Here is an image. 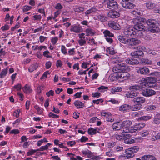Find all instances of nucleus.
Segmentation results:
<instances>
[{
	"label": "nucleus",
	"mask_w": 160,
	"mask_h": 160,
	"mask_svg": "<svg viewBox=\"0 0 160 160\" xmlns=\"http://www.w3.org/2000/svg\"><path fill=\"white\" fill-rule=\"evenodd\" d=\"M146 21V19L145 18L140 17H137V18L133 19L132 22L134 24L133 28L135 31H136L137 33L138 32L145 30V27L143 25V23Z\"/></svg>",
	"instance_id": "nucleus-1"
},
{
	"label": "nucleus",
	"mask_w": 160,
	"mask_h": 160,
	"mask_svg": "<svg viewBox=\"0 0 160 160\" xmlns=\"http://www.w3.org/2000/svg\"><path fill=\"white\" fill-rule=\"evenodd\" d=\"M119 64H118V67H114L112 68V71L114 72L118 73L121 72L122 71H130V68L124 63L122 62V61H118Z\"/></svg>",
	"instance_id": "nucleus-2"
},
{
	"label": "nucleus",
	"mask_w": 160,
	"mask_h": 160,
	"mask_svg": "<svg viewBox=\"0 0 160 160\" xmlns=\"http://www.w3.org/2000/svg\"><path fill=\"white\" fill-rule=\"evenodd\" d=\"M146 23L149 26V30L152 32L159 31V29L157 25L156 21L153 19H149L146 21Z\"/></svg>",
	"instance_id": "nucleus-3"
},
{
	"label": "nucleus",
	"mask_w": 160,
	"mask_h": 160,
	"mask_svg": "<svg viewBox=\"0 0 160 160\" xmlns=\"http://www.w3.org/2000/svg\"><path fill=\"white\" fill-rule=\"evenodd\" d=\"M123 128H122V132L128 133L131 132V130L130 128V126L132 124L131 121L129 120H126L122 122Z\"/></svg>",
	"instance_id": "nucleus-4"
},
{
	"label": "nucleus",
	"mask_w": 160,
	"mask_h": 160,
	"mask_svg": "<svg viewBox=\"0 0 160 160\" xmlns=\"http://www.w3.org/2000/svg\"><path fill=\"white\" fill-rule=\"evenodd\" d=\"M123 32L124 35L127 37H132L137 33L132 27L128 26H126Z\"/></svg>",
	"instance_id": "nucleus-5"
},
{
	"label": "nucleus",
	"mask_w": 160,
	"mask_h": 160,
	"mask_svg": "<svg viewBox=\"0 0 160 160\" xmlns=\"http://www.w3.org/2000/svg\"><path fill=\"white\" fill-rule=\"evenodd\" d=\"M122 5L126 9H132L135 5L133 3L134 0H122Z\"/></svg>",
	"instance_id": "nucleus-6"
},
{
	"label": "nucleus",
	"mask_w": 160,
	"mask_h": 160,
	"mask_svg": "<svg viewBox=\"0 0 160 160\" xmlns=\"http://www.w3.org/2000/svg\"><path fill=\"white\" fill-rule=\"evenodd\" d=\"M145 49L146 48L144 47H142L141 48L140 47H137L136 50L133 52H132L131 53V55L135 58L140 57L143 54L142 50Z\"/></svg>",
	"instance_id": "nucleus-7"
},
{
	"label": "nucleus",
	"mask_w": 160,
	"mask_h": 160,
	"mask_svg": "<svg viewBox=\"0 0 160 160\" xmlns=\"http://www.w3.org/2000/svg\"><path fill=\"white\" fill-rule=\"evenodd\" d=\"M126 71H122L121 72L118 73L117 75V78L121 81L128 79L130 77L129 73Z\"/></svg>",
	"instance_id": "nucleus-8"
},
{
	"label": "nucleus",
	"mask_w": 160,
	"mask_h": 160,
	"mask_svg": "<svg viewBox=\"0 0 160 160\" xmlns=\"http://www.w3.org/2000/svg\"><path fill=\"white\" fill-rule=\"evenodd\" d=\"M104 2L110 9H116L118 8L117 2L114 0H104Z\"/></svg>",
	"instance_id": "nucleus-9"
},
{
	"label": "nucleus",
	"mask_w": 160,
	"mask_h": 160,
	"mask_svg": "<svg viewBox=\"0 0 160 160\" xmlns=\"http://www.w3.org/2000/svg\"><path fill=\"white\" fill-rule=\"evenodd\" d=\"M140 43L141 41L137 38H131L128 39L127 44L128 47L131 48L132 46L137 45Z\"/></svg>",
	"instance_id": "nucleus-10"
},
{
	"label": "nucleus",
	"mask_w": 160,
	"mask_h": 160,
	"mask_svg": "<svg viewBox=\"0 0 160 160\" xmlns=\"http://www.w3.org/2000/svg\"><path fill=\"white\" fill-rule=\"evenodd\" d=\"M156 92L154 90L148 88L142 90L141 94L144 96L149 97L154 95L156 94Z\"/></svg>",
	"instance_id": "nucleus-11"
},
{
	"label": "nucleus",
	"mask_w": 160,
	"mask_h": 160,
	"mask_svg": "<svg viewBox=\"0 0 160 160\" xmlns=\"http://www.w3.org/2000/svg\"><path fill=\"white\" fill-rule=\"evenodd\" d=\"M145 124L143 122L136 124L134 126L133 129L131 130V133L136 132L143 128L145 126Z\"/></svg>",
	"instance_id": "nucleus-12"
},
{
	"label": "nucleus",
	"mask_w": 160,
	"mask_h": 160,
	"mask_svg": "<svg viewBox=\"0 0 160 160\" xmlns=\"http://www.w3.org/2000/svg\"><path fill=\"white\" fill-rule=\"evenodd\" d=\"M108 24L109 26L113 29L119 30L121 29L120 25L114 21H110L108 22Z\"/></svg>",
	"instance_id": "nucleus-13"
},
{
	"label": "nucleus",
	"mask_w": 160,
	"mask_h": 160,
	"mask_svg": "<svg viewBox=\"0 0 160 160\" xmlns=\"http://www.w3.org/2000/svg\"><path fill=\"white\" fill-rule=\"evenodd\" d=\"M101 114L102 116H103L106 118L107 121L111 122H113L114 120L112 118L111 114L110 112H101Z\"/></svg>",
	"instance_id": "nucleus-14"
},
{
	"label": "nucleus",
	"mask_w": 160,
	"mask_h": 160,
	"mask_svg": "<svg viewBox=\"0 0 160 160\" xmlns=\"http://www.w3.org/2000/svg\"><path fill=\"white\" fill-rule=\"evenodd\" d=\"M132 101L136 104L141 105L145 102V99L143 97H138L133 98Z\"/></svg>",
	"instance_id": "nucleus-15"
},
{
	"label": "nucleus",
	"mask_w": 160,
	"mask_h": 160,
	"mask_svg": "<svg viewBox=\"0 0 160 160\" xmlns=\"http://www.w3.org/2000/svg\"><path fill=\"white\" fill-rule=\"evenodd\" d=\"M112 128L113 130H121L122 132L123 128L122 122H117L114 123L112 126Z\"/></svg>",
	"instance_id": "nucleus-16"
},
{
	"label": "nucleus",
	"mask_w": 160,
	"mask_h": 160,
	"mask_svg": "<svg viewBox=\"0 0 160 160\" xmlns=\"http://www.w3.org/2000/svg\"><path fill=\"white\" fill-rule=\"evenodd\" d=\"M139 73L144 75H149L150 71L149 69L146 67H144L140 68L138 71Z\"/></svg>",
	"instance_id": "nucleus-17"
},
{
	"label": "nucleus",
	"mask_w": 160,
	"mask_h": 160,
	"mask_svg": "<svg viewBox=\"0 0 160 160\" xmlns=\"http://www.w3.org/2000/svg\"><path fill=\"white\" fill-rule=\"evenodd\" d=\"M83 155L84 156H87V157L89 158H93V154L89 150L86 149L82 151Z\"/></svg>",
	"instance_id": "nucleus-18"
},
{
	"label": "nucleus",
	"mask_w": 160,
	"mask_h": 160,
	"mask_svg": "<svg viewBox=\"0 0 160 160\" xmlns=\"http://www.w3.org/2000/svg\"><path fill=\"white\" fill-rule=\"evenodd\" d=\"M146 81V83L149 87H152L153 85H151L150 84H153L155 83L156 80L154 78L148 77L144 79Z\"/></svg>",
	"instance_id": "nucleus-19"
},
{
	"label": "nucleus",
	"mask_w": 160,
	"mask_h": 160,
	"mask_svg": "<svg viewBox=\"0 0 160 160\" xmlns=\"http://www.w3.org/2000/svg\"><path fill=\"white\" fill-rule=\"evenodd\" d=\"M119 15V13L115 11H110L108 13V17L112 18H118Z\"/></svg>",
	"instance_id": "nucleus-20"
},
{
	"label": "nucleus",
	"mask_w": 160,
	"mask_h": 160,
	"mask_svg": "<svg viewBox=\"0 0 160 160\" xmlns=\"http://www.w3.org/2000/svg\"><path fill=\"white\" fill-rule=\"evenodd\" d=\"M125 152L126 154V157L127 159L131 158L135 156L134 153L130 148L126 149Z\"/></svg>",
	"instance_id": "nucleus-21"
},
{
	"label": "nucleus",
	"mask_w": 160,
	"mask_h": 160,
	"mask_svg": "<svg viewBox=\"0 0 160 160\" xmlns=\"http://www.w3.org/2000/svg\"><path fill=\"white\" fill-rule=\"evenodd\" d=\"M125 61L127 63L132 65H137L139 63V62L136 59L127 58Z\"/></svg>",
	"instance_id": "nucleus-22"
},
{
	"label": "nucleus",
	"mask_w": 160,
	"mask_h": 160,
	"mask_svg": "<svg viewBox=\"0 0 160 160\" xmlns=\"http://www.w3.org/2000/svg\"><path fill=\"white\" fill-rule=\"evenodd\" d=\"M142 160H157L156 157L151 155H145L141 158Z\"/></svg>",
	"instance_id": "nucleus-23"
},
{
	"label": "nucleus",
	"mask_w": 160,
	"mask_h": 160,
	"mask_svg": "<svg viewBox=\"0 0 160 160\" xmlns=\"http://www.w3.org/2000/svg\"><path fill=\"white\" fill-rule=\"evenodd\" d=\"M130 109V105L127 104H124L121 105L119 108L120 111L127 112Z\"/></svg>",
	"instance_id": "nucleus-24"
},
{
	"label": "nucleus",
	"mask_w": 160,
	"mask_h": 160,
	"mask_svg": "<svg viewBox=\"0 0 160 160\" xmlns=\"http://www.w3.org/2000/svg\"><path fill=\"white\" fill-rule=\"evenodd\" d=\"M139 92H134L131 91V92H128L126 93V96L128 98H133L137 96Z\"/></svg>",
	"instance_id": "nucleus-25"
},
{
	"label": "nucleus",
	"mask_w": 160,
	"mask_h": 160,
	"mask_svg": "<svg viewBox=\"0 0 160 160\" xmlns=\"http://www.w3.org/2000/svg\"><path fill=\"white\" fill-rule=\"evenodd\" d=\"M82 28L77 26H73L70 29V31L76 33H79L82 31Z\"/></svg>",
	"instance_id": "nucleus-26"
},
{
	"label": "nucleus",
	"mask_w": 160,
	"mask_h": 160,
	"mask_svg": "<svg viewBox=\"0 0 160 160\" xmlns=\"http://www.w3.org/2000/svg\"><path fill=\"white\" fill-rule=\"evenodd\" d=\"M142 86L141 85H135L130 86L128 89L131 91H134L135 90H140L142 88Z\"/></svg>",
	"instance_id": "nucleus-27"
},
{
	"label": "nucleus",
	"mask_w": 160,
	"mask_h": 160,
	"mask_svg": "<svg viewBox=\"0 0 160 160\" xmlns=\"http://www.w3.org/2000/svg\"><path fill=\"white\" fill-rule=\"evenodd\" d=\"M74 104L77 108H82L84 106V103L78 100L75 101Z\"/></svg>",
	"instance_id": "nucleus-28"
},
{
	"label": "nucleus",
	"mask_w": 160,
	"mask_h": 160,
	"mask_svg": "<svg viewBox=\"0 0 160 160\" xmlns=\"http://www.w3.org/2000/svg\"><path fill=\"white\" fill-rule=\"evenodd\" d=\"M154 123L156 124L160 123V113H158L155 115L153 119Z\"/></svg>",
	"instance_id": "nucleus-29"
},
{
	"label": "nucleus",
	"mask_w": 160,
	"mask_h": 160,
	"mask_svg": "<svg viewBox=\"0 0 160 160\" xmlns=\"http://www.w3.org/2000/svg\"><path fill=\"white\" fill-rule=\"evenodd\" d=\"M147 8L149 9L153 8L155 6V4L150 1H148L146 3Z\"/></svg>",
	"instance_id": "nucleus-30"
},
{
	"label": "nucleus",
	"mask_w": 160,
	"mask_h": 160,
	"mask_svg": "<svg viewBox=\"0 0 160 160\" xmlns=\"http://www.w3.org/2000/svg\"><path fill=\"white\" fill-rule=\"evenodd\" d=\"M105 38L106 37H114V34L110 32V31L108 30H106L103 32Z\"/></svg>",
	"instance_id": "nucleus-31"
},
{
	"label": "nucleus",
	"mask_w": 160,
	"mask_h": 160,
	"mask_svg": "<svg viewBox=\"0 0 160 160\" xmlns=\"http://www.w3.org/2000/svg\"><path fill=\"white\" fill-rule=\"evenodd\" d=\"M142 108V105H137L130 106V109L133 111H136L140 110Z\"/></svg>",
	"instance_id": "nucleus-32"
},
{
	"label": "nucleus",
	"mask_w": 160,
	"mask_h": 160,
	"mask_svg": "<svg viewBox=\"0 0 160 160\" xmlns=\"http://www.w3.org/2000/svg\"><path fill=\"white\" fill-rule=\"evenodd\" d=\"M122 90V89L121 87H113L111 89V92L112 94H114L116 92H121Z\"/></svg>",
	"instance_id": "nucleus-33"
},
{
	"label": "nucleus",
	"mask_w": 160,
	"mask_h": 160,
	"mask_svg": "<svg viewBox=\"0 0 160 160\" xmlns=\"http://www.w3.org/2000/svg\"><path fill=\"white\" fill-rule=\"evenodd\" d=\"M86 32L87 34V35L89 36H93L95 33V32L92 29L88 28L86 30Z\"/></svg>",
	"instance_id": "nucleus-34"
},
{
	"label": "nucleus",
	"mask_w": 160,
	"mask_h": 160,
	"mask_svg": "<svg viewBox=\"0 0 160 160\" xmlns=\"http://www.w3.org/2000/svg\"><path fill=\"white\" fill-rule=\"evenodd\" d=\"M118 39L121 42L124 44L127 43L128 39L124 38L123 36L119 35L118 37Z\"/></svg>",
	"instance_id": "nucleus-35"
},
{
	"label": "nucleus",
	"mask_w": 160,
	"mask_h": 160,
	"mask_svg": "<svg viewBox=\"0 0 160 160\" xmlns=\"http://www.w3.org/2000/svg\"><path fill=\"white\" fill-rule=\"evenodd\" d=\"M38 65L37 63H35L31 65L28 68V71L30 72H32L34 70H36L38 67Z\"/></svg>",
	"instance_id": "nucleus-36"
},
{
	"label": "nucleus",
	"mask_w": 160,
	"mask_h": 160,
	"mask_svg": "<svg viewBox=\"0 0 160 160\" xmlns=\"http://www.w3.org/2000/svg\"><path fill=\"white\" fill-rule=\"evenodd\" d=\"M141 60L142 63H144L145 64L150 65L152 63V62L151 60H150L148 58H142L141 59Z\"/></svg>",
	"instance_id": "nucleus-37"
},
{
	"label": "nucleus",
	"mask_w": 160,
	"mask_h": 160,
	"mask_svg": "<svg viewBox=\"0 0 160 160\" xmlns=\"http://www.w3.org/2000/svg\"><path fill=\"white\" fill-rule=\"evenodd\" d=\"M136 139V138H135V139H134L131 138H130L128 139H126V140H125L124 143L128 144L134 143L136 142L135 140Z\"/></svg>",
	"instance_id": "nucleus-38"
},
{
	"label": "nucleus",
	"mask_w": 160,
	"mask_h": 160,
	"mask_svg": "<svg viewBox=\"0 0 160 160\" xmlns=\"http://www.w3.org/2000/svg\"><path fill=\"white\" fill-rule=\"evenodd\" d=\"M8 72V69L7 68L2 70V72L0 73V78H3L6 75Z\"/></svg>",
	"instance_id": "nucleus-39"
},
{
	"label": "nucleus",
	"mask_w": 160,
	"mask_h": 160,
	"mask_svg": "<svg viewBox=\"0 0 160 160\" xmlns=\"http://www.w3.org/2000/svg\"><path fill=\"white\" fill-rule=\"evenodd\" d=\"M98 132L97 131V129H93V128H90L88 130V133L90 135L94 134Z\"/></svg>",
	"instance_id": "nucleus-40"
},
{
	"label": "nucleus",
	"mask_w": 160,
	"mask_h": 160,
	"mask_svg": "<svg viewBox=\"0 0 160 160\" xmlns=\"http://www.w3.org/2000/svg\"><path fill=\"white\" fill-rule=\"evenodd\" d=\"M74 10L75 12L80 13L84 11V7H78L74 8Z\"/></svg>",
	"instance_id": "nucleus-41"
},
{
	"label": "nucleus",
	"mask_w": 160,
	"mask_h": 160,
	"mask_svg": "<svg viewBox=\"0 0 160 160\" xmlns=\"http://www.w3.org/2000/svg\"><path fill=\"white\" fill-rule=\"evenodd\" d=\"M96 11V9L95 8H92L88 10L85 12V14L86 16H88V15L92 13L93 12H95Z\"/></svg>",
	"instance_id": "nucleus-42"
},
{
	"label": "nucleus",
	"mask_w": 160,
	"mask_h": 160,
	"mask_svg": "<svg viewBox=\"0 0 160 160\" xmlns=\"http://www.w3.org/2000/svg\"><path fill=\"white\" fill-rule=\"evenodd\" d=\"M24 92L27 93H30L31 91L30 87L28 85H26L23 88Z\"/></svg>",
	"instance_id": "nucleus-43"
},
{
	"label": "nucleus",
	"mask_w": 160,
	"mask_h": 160,
	"mask_svg": "<svg viewBox=\"0 0 160 160\" xmlns=\"http://www.w3.org/2000/svg\"><path fill=\"white\" fill-rule=\"evenodd\" d=\"M98 18L102 22H105L107 20V18L102 14L98 15Z\"/></svg>",
	"instance_id": "nucleus-44"
},
{
	"label": "nucleus",
	"mask_w": 160,
	"mask_h": 160,
	"mask_svg": "<svg viewBox=\"0 0 160 160\" xmlns=\"http://www.w3.org/2000/svg\"><path fill=\"white\" fill-rule=\"evenodd\" d=\"M152 115L144 116L141 117L140 119L144 121H147L152 119Z\"/></svg>",
	"instance_id": "nucleus-45"
},
{
	"label": "nucleus",
	"mask_w": 160,
	"mask_h": 160,
	"mask_svg": "<svg viewBox=\"0 0 160 160\" xmlns=\"http://www.w3.org/2000/svg\"><path fill=\"white\" fill-rule=\"evenodd\" d=\"M156 108V107L154 105H148L147 107V110L153 111L155 110Z\"/></svg>",
	"instance_id": "nucleus-46"
},
{
	"label": "nucleus",
	"mask_w": 160,
	"mask_h": 160,
	"mask_svg": "<svg viewBox=\"0 0 160 160\" xmlns=\"http://www.w3.org/2000/svg\"><path fill=\"white\" fill-rule=\"evenodd\" d=\"M87 39L88 40L87 41L88 43L90 45H93L95 44V40L93 38L91 39H88V38H86V40Z\"/></svg>",
	"instance_id": "nucleus-47"
},
{
	"label": "nucleus",
	"mask_w": 160,
	"mask_h": 160,
	"mask_svg": "<svg viewBox=\"0 0 160 160\" xmlns=\"http://www.w3.org/2000/svg\"><path fill=\"white\" fill-rule=\"evenodd\" d=\"M130 148L131 150H132L134 153L137 152L139 149V147L137 146H133Z\"/></svg>",
	"instance_id": "nucleus-48"
},
{
	"label": "nucleus",
	"mask_w": 160,
	"mask_h": 160,
	"mask_svg": "<svg viewBox=\"0 0 160 160\" xmlns=\"http://www.w3.org/2000/svg\"><path fill=\"white\" fill-rule=\"evenodd\" d=\"M32 7L28 6H25L22 8V10L23 12L27 11L31 9Z\"/></svg>",
	"instance_id": "nucleus-49"
},
{
	"label": "nucleus",
	"mask_w": 160,
	"mask_h": 160,
	"mask_svg": "<svg viewBox=\"0 0 160 160\" xmlns=\"http://www.w3.org/2000/svg\"><path fill=\"white\" fill-rule=\"evenodd\" d=\"M115 138L118 140L121 141L123 140V134L122 135L118 134H116L115 136Z\"/></svg>",
	"instance_id": "nucleus-50"
},
{
	"label": "nucleus",
	"mask_w": 160,
	"mask_h": 160,
	"mask_svg": "<svg viewBox=\"0 0 160 160\" xmlns=\"http://www.w3.org/2000/svg\"><path fill=\"white\" fill-rule=\"evenodd\" d=\"M131 135L129 134H123V140H124V141L126 139H128L129 138H131Z\"/></svg>",
	"instance_id": "nucleus-51"
},
{
	"label": "nucleus",
	"mask_w": 160,
	"mask_h": 160,
	"mask_svg": "<svg viewBox=\"0 0 160 160\" xmlns=\"http://www.w3.org/2000/svg\"><path fill=\"white\" fill-rule=\"evenodd\" d=\"M78 43L80 45L82 46L86 43V41L84 39H81L79 40Z\"/></svg>",
	"instance_id": "nucleus-52"
},
{
	"label": "nucleus",
	"mask_w": 160,
	"mask_h": 160,
	"mask_svg": "<svg viewBox=\"0 0 160 160\" xmlns=\"http://www.w3.org/2000/svg\"><path fill=\"white\" fill-rule=\"evenodd\" d=\"M41 16L40 15H35L33 16L34 20H40L41 19Z\"/></svg>",
	"instance_id": "nucleus-53"
},
{
	"label": "nucleus",
	"mask_w": 160,
	"mask_h": 160,
	"mask_svg": "<svg viewBox=\"0 0 160 160\" xmlns=\"http://www.w3.org/2000/svg\"><path fill=\"white\" fill-rule=\"evenodd\" d=\"M12 89H16L18 91L20 90L21 89V85L20 84L15 85L13 87Z\"/></svg>",
	"instance_id": "nucleus-54"
},
{
	"label": "nucleus",
	"mask_w": 160,
	"mask_h": 160,
	"mask_svg": "<svg viewBox=\"0 0 160 160\" xmlns=\"http://www.w3.org/2000/svg\"><path fill=\"white\" fill-rule=\"evenodd\" d=\"M54 92L52 90H50L49 92H46V94L48 97H49L50 95L53 96Z\"/></svg>",
	"instance_id": "nucleus-55"
},
{
	"label": "nucleus",
	"mask_w": 160,
	"mask_h": 160,
	"mask_svg": "<svg viewBox=\"0 0 160 160\" xmlns=\"http://www.w3.org/2000/svg\"><path fill=\"white\" fill-rule=\"evenodd\" d=\"M149 134V132L146 130L143 131L142 132V136L145 137L148 136Z\"/></svg>",
	"instance_id": "nucleus-56"
},
{
	"label": "nucleus",
	"mask_w": 160,
	"mask_h": 160,
	"mask_svg": "<svg viewBox=\"0 0 160 160\" xmlns=\"http://www.w3.org/2000/svg\"><path fill=\"white\" fill-rule=\"evenodd\" d=\"M61 51L62 53H63L64 54H67V51L66 48L65 46L63 45H62L61 47Z\"/></svg>",
	"instance_id": "nucleus-57"
},
{
	"label": "nucleus",
	"mask_w": 160,
	"mask_h": 160,
	"mask_svg": "<svg viewBox=\"0 0 160 160\" xmlns=\"http://www.w3.org/2000/svg\"><path fill=\"white\" fill-rule=\"evenodd\" d=\"M20 112V110H17V111L14 112L13 113V116L16 118H18L19 116V113Z\"/></svg>",
	"instance_id": "nucleus-58"
},
{
	"label": "nucleus",
	"mask_w": 160,
	"mask_h": 160,
	"mask_svg": "<svg viewBox=\"0 0 160 160\" xmlns=\"http://www.w3.org/2000/svg\"><path fill=\"white\" fill-rule=\"evenodd\" d=\"M19 131L18 129H14L12 130L10 132V134H17L19 133Z\"/></svg>",
	"instance_id": "nucleus-59"
},
{
	"label": "nucleus",
	"mask_w": 160,
	"mask_h": 160,
	"mask_svg": "<svg viewBox=\"0 0 160 160\" xmlns=\"http://www.w3.org/2000/svg\"><path fill=\"white\" fill-rule=\"evenodd\" d=\"M132 13V14L136 16L139 15L141 14L140 12L138 10H135L133 11Z\"/></svg>",
	"instance_id": "nucleus-60"
},
{
	"label": "nucleus",
	"mask_w": 160,
	"mask_h": 160,
	"mask_svg": "<svg viewBox=\"0 0 160 160\" xmlns=\"http://www.w3.org/2000/svg\"><path fill=\"white\" fill-rule=\"evenodd\" d=\"M49 116L53 118H58L59 117V116L56 115L52 112H50L49 114Z\"/></svg>",
	"instance_id": "nucleus-61"
},
{
	"label": "nucleus",
	"mask_w": 160,
	"mask_h": 160,
	"mask_svg": "<svg viewBox=\"0 0 160 160\" xmlns=\"http://www.w3.org/2000/svg\"><path fill=\"white\" fill-rule=\"evenodd\" d=\"M58 40V38L57 37L53 38L51 42L53 45H55L57 42Z\"/></svg>",
	"instance_id": "nucleus-62"
},
{
	"label": "nucleus",
	"mask_w": 160,
	"mask_h": 160,
	"mask_svg": "<svg viewBox=\"0 0 160 160\" xmlns=\"http://www.w3.org/2000/svg\"><path fill=\"white\" fill-rule=\"evenodd\" d=\"M82 94V92H78L76 93L74 95V96L75 97V98H80L81 97V94Z\"/></svg>",
	"instance_id": "nucleus-63"
},
{
	"label": "nucleus",
	"mask_w": 160,
	"mask_h": 160,
	"mask_svg": "<svg viewBox=\"0 0 160 160\" xmlns=\"http://www.w3.org/2000/svg\"><path fill=\"white\" fill-rule=\"evenodd\" d=\"M100 94L98 92L93 93L92 94V96L94 97L98 98L100 97Z\"/></svg>",
	"instance_id": "nucleus-64"
}]
</instances>
